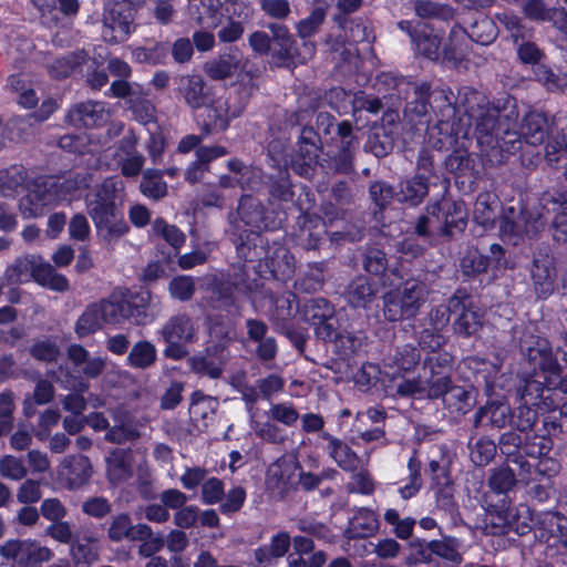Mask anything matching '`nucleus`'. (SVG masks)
<instances>
[{
  "label": "nucleus",
  "mask_w": 567,
  "mask_h": 567,
  "mask_svg": "<svg viewBox=\"0 0 567 567\" xmlns=\"http://www.w3.org/2000/svg\"><path fill=\"white\" fill-rule=\"evenodd\" d=\"M286 213L269 208L258 198L243 195L235 213L228 216L226 230L229 241L234 245L237 258L245 264H255L256 272L266 279L286 282L295 272L292 256L279 250L268 256V240L264 231H276L282 227Z\"/></svg>",
  "instance_id": "nucleus-1"
},
{
  "label": "nucleus",
  "mask_w": 567,
  "mask_h": 567,
  "mask_svg": "<svg viewBox=\"0 0 567 567\" xmlns=\"http://www.w3.org/2000/svg\"><path fill=\"white\" fill-rule=\"evenodd\" d=\"M296 207L300 215L296 219L291 233L296 246L305 250H317L328 233V226L334 221L344 220L350 216L359 199L360 189L353 179H338L331 184L328 197L321 202L320 213H309L316 197L310 187L301 184Z\"/></svg>",
  "instance_id": "nucleus-2"
},
{
  "label": "nucleus",
  "mask_w": 567,
  "mask_h": 567,
  "mask_svg": "<svg viewBox=\"0 0 567 567\" xmlns=\"http://www.w3.org/2000/svg\"><path fill=\"white\" fill-rule=\"evenodd\" d=\"M519 111L514 96L504 93L476 116L475 131L481 155L489 166L502 165L523 147Z\"/></svg>",
  "instance_id": "nucleus-3"
},
{
  "label": "nucleus",
  "mask_w": 567,
  "mask_h": 567,
  "mask_svg": "<svg viewBox=\"0 0 567 567\" xmlns=\"http://www.w3.org/2000/svg\"><path fill=\"white\" fill-rule=\"evenodd\" d=\"M150 308L151 292L143 289L127 297L102 299L85 307L75 322L74 332L83 339L97 332L103 322L117 324L128 320L136 326H145L152 321Z\"/></svg>",
  "instance_id": "nucleus-4"
},
{
  "label": "nucleus",
  "mask_w": 567,
  "mask_h": 567,
  "mask_svg": "<svg viewBox=\"0 0 567 567\" xmlns=\"http://www.w3.org/2000/svg\"><path fill=\"white\" fill-rule=\"evenodd\" d=\"M121 183L107 177L85 196L86 213L92 219L96 235L104 243L116 241L130 231L125 220L123 202L118 195Z\"/></svg>",
  "instance_id": "nucleus-5"
},
{
  "label": "nucleus",
  "mask_w": 567,
  "mask_h": 567,
  "mask_svg": "<svg viewBox=\"0 0 567 567\" xmlns=\"http://www.w3.org/2000/svg\"><path fill=\"white\" fill-rule=\"evenodd\" d=\"M254 278H250L247 266L244 262L241 267L234 269L226 277L217 280L213 285L212 306L214 309L226 311L231 317L240 316V300L249 299L252 292H257L262 288V280L252 267Z\"/></svg>",
  "instance_id": "nucleus-6"
},
{
  "label": "nucleus",
  "mask_w": 567,
  "mask_h": 567,
  "mask_svg": "<svg viewBox=\"0 0 567 567\" xmlns=\"http://www.w3.org/2000/svg\"><path fill=\"white\" fill-rule=\"evenodd\" d=\"M311 114L307 109H298L291 112L287 117V123L291 126H301L297 150L291 155V168L299 176L310 178L313 176L318 166V159L323 151L322 141L319 132L306 123L310 121Z\"/></svg>",
  "instance_id": "nucleus-7"
},
{
  "label": "nucleus",
  "mask_w": 567,
  "mask_h": 567,
  "mask_svg": "<svg viewBox=\"0 0 567 567\" xmlns=\"http://www.w3.org/2000/svg\"><path fill=\"white\" fill-rule=\"evenodd\" d=\"M268 30L254 31L248 43L251 50L259 55H268L278 68H291L296 65L299 55L297 42L287 25L269 23Z\"/></svg>",
  "instance_id": "nucleus-8"
},
{
  "label": "nucleus",
  "mask_w": 567,
  "mask_h": 567,
  "mask_svg": "<svg viewBox=\"0 0 567 567\" xmlns=\"http://www.w3.org/2000/svg\"><path fill=\"white\" fill-rule=\"evenodd\" d=\"M535 515L529 506L519 504L512 507V501H501V504H487L486 520L493 535H504L514 532L525 536L534 532Z\"/></svg>",
  "instance_id": "nucleus-9"
},
{
  "label": "nucleus",
  "mask_w": 567,
  "mask_h": 567,
  "mask_svg": "<svg viewBox=\"0 0 567 567\" xmlns=\"http://www.w3.org/2000/svg\"><path fill=\"white\" fill-rule=\"evenodd\" d=\"M440 197L426 205V212L440 223L437 235L449 240L464 233L468 213L462 199H453L450 190L440 189Z\"/></svg>",
  "instance_id": "nucleus-10"
},
{
  "label": "nucleus",
  "mask_w": 567,
  "mask_h": 567,
  "mask_svg": "<svg viewBox=\"0 0 567 567\" xmlns=\"http://www.w3.org/2000/svg\"><path fill=\"white\" fill-rule=\"evenodd\" d=\"M136 8L131 0H112L104 7L102 35L105 42L118 44L135 30Z\"/></svg>",
  "instance_id": "nucleus-11"
},
{
  "label": "nucleus",
  "mask_w": 567,
  "mask_h": 567,
  "mask_svg": "<svg viewBox=\"0 0 567 567\" xmlns=\"http://www.w3.org/2000/svg\"><path fill=\"white\" fill-rule=\"evenodd\" d=\"M424 115H414L411 120L417 124H430L437 120L462 118V114L473 116L471 109L457 104V97L449 86L432 89L429 82V95L424 99Z\"/></svg>",
  "instance_id": "nucleus-12"
},
{
  "label": "nucleus",
  "mask_w": 567,
  "mask_h": 567,
  "mask_svg": "<svg viewBox=\"0 0 567 567\" xmlns=\"http://www.w3.org/2000/svg\"><path fill=\"white\" fill-rule=\"evenodd\" d=\"M454 357L447 351H434L423 359L426 398L440 400L451 389L453 381Z\"/></svg>",
  "instance_id": "nucleus-13"
},
{
  "label": "nucleus",
  "mask_w": 567,
  "mask_h": 567,
  "mask_svg": "<svg viewBox=\"0 0 567 567\" xmlns=\"http://www.w3.org/2000/svg\"><path fill=\"white\" fill-rule=\"evenodd\" d=\"M158 334L166 347L163 354L167 359L182 360L188 355L187 344L195 338V327L186 313L172 316L161 328Z\"/></svg>",
  "instance_id": "nucleus-14"
},
{
  "label": "nucleus",
  "mask_w": 567,
  "mask_h": 567,
  "mask_svg": "<svg viewBox=\"0 0 567 567\" xmlns=\"http://www.w3.org/2000/svg\"><path fill=\"white\" fill-rule=\"evenodd\" d=\"M202 110L197 115V125L205 136L226 132L231 122L244 114L228 95L224 97L217 93Z\"/></svg>",
  "instance_id": "nucleus-15"
},
{
  "label": "nucleus",
  "mask_w": 567,
  "mask_h": 567,
  "mask_svg": "<svg viewBox=\"0 0 567 567\" xmlns=\"http://www.w3.org/2000/svg\"><path fill=\"white\" fill-rule=\"evenodd\" d=\"M379 81L400 100L406 101L413 93V100L404 109L406 115H424V97L429 95V82L417 83L412 76H403L394 72H382Z\"/></svg>",
  "instance_id": "nucleus-16"
},
{
  "label": "nucleus",
  "mask_w": 567,
  "mask_h": 567,
  "mask_svg": "<svg viewBox=\"0 0 567 567\" xmlns=\"http://www.w3.org/2000/svg\"><path fill=\"white\" fill-rule=\"evenodd\" d=\"M452 328L461 338L475 336L483 327V316L474 307L471 292L458 287L451 296Z\"/></svg>",
  "instance_id": "nucleus-17"
},
{
  "label": "nucleus",
  "mask_w": 567,
  "mask_h": 567,
  "mask_svg": "<svg viewBox=\"0 0 567 567\" xmlns=\"http://www.w3.org/2000/svg\"><path fill=\"white\" fill-rule=\"evenodd\" d=\"M300 463L296 456L281 455L267 471V488L276 501H286L296 494Z\"/></svg>",
  "instance_id": "nucleus-18"
},
{
  "label": "nucleus",
  "mask_w": 567,
  "mask_h": 567,
  "mask_svg": "<svg viewBox=\"0 0 567 567\" xmlns=\"http://www.w3.org/2000/svg\"><path fill=\"white\" fill-rule=\"evenodd\" d=\"M505 248L497 243L489 245L487 254L481 252L477 248L468 249L460 261L463 281L475 280L486 274L489 268L493 270L505 268Z\"/></svg>",
  "instance_id": "nucleus-19"
},
{
  "label": "nucleus",
  "mask_w": 567,
  "mask_h": 567,
  "mask_svg": "<svg viewBox=\"0 0 567 567\" xmlns=\"http://www.w3.org/2000/svg\"><path fill=\"white\" fill-rule=\"evenodd\" d=\"M398 27L409 35L419 55L431 61H437L442 56L443 37L431 24L423 21L401 20Z\"/></svg>",
  "instance_id": "nucleus-20"
},
{
  "label": "nucleus",
  "mask_w": 567,
  "mask_h": 567,
  "mask_svg": "<svg viewBox=\"0 0 567 567\" xmlns=\"http://www.w3.org/2000/svg\"><path fill=\"white\" fill-rule=\"evenodd\" d=\"M336 142L337 151L331 157L330 167L339 174L354 173V154L360 141L354 133L350 121L343 120L337 124L336 135L331 137Z\"/></svg>",
  "instance_id": "nucleus-21"
},
{
  "label": "nucleus",
  "mask_w": 567,
  "mask_h": 567,
  "mask_svg": "<svg viewBox=\"0 0 567 567\" xmlns=\"http://www.w3.org/2000/svg\"><path fill=\"white\" fill-rule=\"evenodd\" d=\"M529 274L537 297L547 299L555 290L557 278L556 259L549 249L534 252Z\"/></svg>",
  "instance_id": "nucleus-22"
},
{
  "label": "nucleus",
  "mask_w": 567,
  "mask_h": 567,
  "mask_svg": "<svg viewBox=\"0 0 567 567\" xmlns=\"http://www.w3.org/2000/svg\"><path fill=\"white\" fill-rule=\"evenodd\" d=\"M216 93V87L200 74H184L178 79L176 94L192 111L202 110Z\"/></svg>",
  "instance_id": "nucleus-23"
},
{
  "label": "nucleus",
  "mask_w": 567,
  "mask_h": 567,
  "mask_svg": "<svg viewBox=\"0 0 567 567\" xmlns=\"http://www.w3.org/2000/svg\"><path fill=\"white\" fill-rule=\"evenodd\" d=\"M0 555L17 567H37L50 559L51 551L29 540L9 539L0 546Z\"/></svg>",
  "instance_id": "nucleus-24"
},
{
  "label": "nucleus",
  "mask_w": 567,
  "mask_h": 567,
  "mask_svg": "<svg viewBox=\"0 0 567 567\" xmlns=\"http://www.w3.org/2000/svg\"><path fill=\"white\" fill-rule=\"evenodd\" d=\"M462 118L437 120L426 124L425 142L436 151H450L457 146L460 137H465Z\"/></svg>",
  "instance_id": "nucleus-25"
},
{
  "label": "nucleus",
  "mask_w": 567,
  "mask_h": 567,
  "mask_svg": "<svg viewBox=\"0 0 567 567\" xmlns=\"http://www.w3.org/2000/svg\"><path fill=\"white\" fill-rule=\"evenodd\" d=\"M262 71L248 61L244 62L236 73V81L228 96L243 112L246 111L250 99L259 91Z\"/></svg>",
  "instance_id": "nucleus-26"
},
{
  "label": "nucleus",
  "mask_w": 567,
  "mask_h": 567,
  "mask_svg": "<svg viewBox=\"0 0 567 567\" xmlns=\"http://www.w3.org/2000/svg\"><path fill=\"white\" fill-rule=\"evenodd\" d=\"M520 350L534 375L545 374L557 368L558 360L550 342L545 338L532 337L530 341L522 342Z\"/></svg>",
  "instance_id": "nucleus-27"
},
{
  "label": "nucleus",
  "mask_w": 567,
  "mask_h": 567,
  "mask_svg": "<svg viewBox=\"0 0 567 567\" xmlns=\"http://www.w3.org/2000/svg\"><path fill=\"white\" fill-rule=\"evenodd\" d=\"M92 465L83 454L64 458L58 470L59 482L69 491H76L86 485L92 476Z\"/></svg>",
  "instance_id": "nucleus-28"
},
{
  "label": "nucleus",
  "mask_w": 567,
  "mask_h": 567,
  "mask_svg": "<svg viewBox=\"0 0 567 567\" xmlns=\"http://www.w3.org/2000/svg\"><path fill=\"white\" fill-rule=\"evenodd\" d=\"M225 350L226 346L219 342L207 344L203 352L189 358L190 370L202 377L220 378L225 367Z\"/></svg>",
  "instance_id": "nucleus-29"
},
{
  "label": "nucleus",
  "mask_w": 567,
  "mask_h": 567,
  "mask_svg": "<svg viewBox=\"0 0 567 567\" xmlns=\"http://www.w3.org/2000/svg\"><path fill=\"white\" fill-rule=\"evenodd\" d=\"M319 437L327 442V444L322 446V450L342 471L347 473H354L361 468V457L347 442L330 434L329 432H321Z\"/></svg>",
  "instance_id": "nucleus-30"
},
{
  "label": "nucleus",
  "mask_w": 567,
  "mask_h": 567,
  "mask_svg": "<svg viewBox=\"0 0 567 567\" xmlns=\"http://www.w3.org/2000/svg\"><path fill=\"white\" fill-rule=\"evenodd\" d=\"M513 417V410L505 401L488 400L480 406L473 417L475 429H495L502 430L509 425Z\"/></svg>",
  "instance_id": "nucleus-31"
},
{
  "label": "nucleus",
  "mask_w": 567,
  "mask_h": 567,
  "mask_svg": "<svg viewBox=\"0 0 567 567\" xmlns=\"http://www.w3.org/2000/svg\"><path fill=\"white\" fill-rule=\"evenodd\" d=\"M241 62V51L237 47H227L216 58L206 61L203 71L213 81H224L238 72Z\"/></svg>",
  "instance_id": "nucleus-32"
},
{
  "label": "nucleus",
  "mask_w": 567,
  "mask_h": 567,
  "mask_svg": "<svg viewBox=\"0 0 567 567\" xmlns=\"http://www.w3.org/2000/svg\"><path fill=\"white\" fill-rule=\"evenodd\" d=\"M104 121L103 103L90 100L73 104L65 115V122L76 128L100 127Z\"/></svg>",
  "instance_id": "nucleus-33"
},
{
  "label": "nucleus",
  "mask_w": 567,
  "mask_h": 567,
  "mask_svg": "<svg viewBox=\"0 0 567 567\" xmlns=\"http://www.w3.org/2000/svg\"><path fill=\"white\" fill-rule=\"evenodd\" d=\"M106 533L112 543H121L125 539L135 542L150 535V525L144 523L134 525L128 513H117L111 517Z\"/></svg>",
  "instance_id": "nucleus-34"
},
{
  "label": "nucleus",
  "mask_w": 567,
  "mask_h": 567,
  "mask_svg": "<svg viewBox=\"0 0 567 567\" xmlns=\"http://www.w3.org/2000/svg\"><path fill=\"white\" fill-rule=\"evenodd\" d=\"M264 184L267 188L269 199L277 203H290L296 205L295 196L297 189L301 193L300 186L291 181L288 167L278 168L276 173L265 176Z\"/></svg>",
  "instance_id": "nucleus-35"
},
{
  "label": "nucleus",
  "mask_w": 567,
  "mask_h": 567,
  "mask_svg": "<svg viewBox=\"0 0 567 567\" xmlns=\"http://www.w3.org/2000/svg\"><path fill=\"white\" fill-rule=\"evenodd\" d=\"M380 527L378 515L368 507L354 509L343 530V537L348 540L363 539L373 536Z\"/></svg>",
  "instance_id": "nucleus-36"
},
{
  "label": "nucleus",
  "mask_w": 567,
  "mask_h": 567,
  "mask_svg": "<svg viewBox=\"0 0 567 567\" xmlns=\"http://www.w3.org/2000/svg\"><path fill=\"white\" fill-rule=\"evenodd\" d=\"M464 363L471 370L474 383L482 388L485 394L492 395L495 392L501 365L480 357H468Z\"/></svg>",
  "instance_id": "nucleus-37"
},
{
  "label": "nucleus",
  "mask_w": 567,
  "mask_h": 567,
  "mask_svg": "<svg viewBox=\"0 0 567 567\" xmlns=\"http://www.w3.org/2000/svg\"><path fill=\"white\" fill-rule=\"evenodd\" d=\"M499 236L504 241L518 245L524 237L534 238L536 230L530 229L527 220L523 215H517L513 207L508 208V213L501 216L498 221Z\"/></svg>",
  "instance_id": "nucleus-38"
},
{
  "label": "nucleus",
  "mask_w": 567,
  "mask_h": 567,
  "mask_svg": "<svg viewBox=\"0 0 567 567\" xmlns=\"http://www.w3.org/2000/svg\"><path fill=\"white\" fill-rule=\"evenodd\" d=\"M291 546V537L288 532L280 530L271 536L270 543L254 549V559L258 567H269L282 558Z\"/></svg>",
  "instance_id": "nucleus-39"
},
{
  "label": "nucleus",
  "mask_w": 567,
  "mask_h": 567,
  "mask_svg": "<svg viewBox=\"0 0 567 567\" xmlns=\"http://www.w3.org/2000/svg\"><path fill=\"white\" fill-rule=\"evenodd\" d=\"M430 186H432V182L429 181V176L414 174L399 183V190L395 197L400 203L409 207H416L429 195Z\"/></svg>",
  "instance_id": "nucleus-40"
},
{
  "label": "nucleus",
  "mask_w": 567,
  "mask_h": 567,
  "mask_svg": "<svg viewBox=\"0 0 567 567\" xmlns=\"http://www.w3.org/2000/svg\"><path fill=\"white\" fill-rule=\"evenodd\" d=\"M54 203L45 182L35 183L19 203V209L24 218H38L45 214L47 207Z\"/></svg>",
  "instance_id": "nucleus-41"
},
{
  "label": "nucleus",
  "mask_w": 567,
  "mask_h": 567,
  "mask_svg": "<svg viewBox=\"0 0 567 567\" xmlns=\"http://www.w3.org/2000/svg\"><path fill=\"white\" fill-rule=\"evenodd\" d=\"M363 267L372 276L379 278L380 284L383 286H395L396 284L391 279L394 276L401 279L398 268H390L386 254L383 249L378 247H368L364 254Z\"/></svg>",
  "instance_id": "nucleus-42"
},
{
  "label": "nucleus",
  "mask_w": 567,
  "mask_h": 567,
  "mask_svg": "<svg viewBox=\"0 0 567 567\" xmlns=\"http://www.w3.org/2000/svg\"><path fill=\"white\" fill-rule=\"evenodd\" d=\"M467 29L455 23L449 33L447 42L442 47V59L453 64L461 63L468 54L470 43Z\"/></svg>",
  "instance_id": "nucleus-43"
},
{
  "label": "nucleus",
  "mask_w": 567,
  "mask_h": 567,
  "mask_svg": "<svg viewBox=\"0 0 567 567\" xmlns=\"http://www.w3.org/2000/svg\"><path fill=\"white\" fill-rule=\"evenodd\" d=\"M526 144L542 145L549 136V122L545 113L537 111L527 112L519 125Z\"/></svg>",
  "instance_id": "nucleus-44"
},
{
  "label": "nucleus",
  "mask_w": 567,
  "mask_h": 567,
  "mask_svg": "<svg viewBox=\"0 0 567 567\" xmlns=\"http://www.w3.org/2000/svg\"><path fill=\"white\" fill-rule=\"evenodd\" d=\"M28 179V169L21 164L0 169V195L4 198H16L27 188Z\"/></svg>",
  "instance_id": "nucleus-45"
},
{
  "label": "nucleus",
  "mask_w": 567,
  "mask_h": 567,
  "mask_svg": "<svg viewBox=\"0 0 567 567\" xmlns=\"http://www.w3.org/2000/svg\"><path fill=\"white\" fill-rule=\"evenodd\" d=\"M378 289L365 276H358L349 284L346 299L353 308H368L375 299Z\"/></svg>",
  "instance_id": "nucleus-46"
},
{
  "label": "nucleus",
  "mask_w": 567,
  "mask_h": 567,
  "mask_svg": "<svg viewBox=\"0 0 567 567\" xmlns=\"http://www.w3.org/2000/svg\"><path fill=\"white\" fill-rule=\"evenodd\" d=\"M516 484V475L512 467L502 465L493 468L488 477V487L497 501L491 504H501V501L511 499L508 493L514 489Z\"/></svg>",
  "instance_id": "nucleus-47"
},
{
  "label": "nucleus",
  "mask_w": 567,
  "mask_h": 567,
  "mask_svg": "<svg viewBox=\"0 0 567 567\" xmlns=\"http://www.w3.org/2000/svg\"><path fill=\"white\" fill-rule=\"evenodd\" d=\"M460 546V540L451 535H445L442 539H432L429 542L430 551L433 556L443 559L446 567H458L463 563Z\"/></svg>",
  "instance_id": "nucleus-48"
},
{
  "label": "nucleus",
  "mask_w": 567,
  "mask_h": 567,
  "mask_svg": "<svg viewBox=\"0 0 567 567\" xmlns=\"http://www.w3.org/2000/svg\"><path fill=\"white\" fill-rule=\"evenodd\" d=\"M546 391L545 374L537 373V375H534L532 373L523 379V383L517 389V395L519 401L539 406L542 402L549 398L548 395L545 396Z\"/></svg>",
  "instance_id": "nucleus-49"
},
{
  "label": "nucleus",
  "mask_w": 567,
  "mask_h": 567,
  "mask_svg": "<svg viewBox=\"0 0 567 567\" xmlns=\"http://www.w3.org/2000/svg\"><path fill=\"white\" fill-rule=\"evenodd\" d=\"M433 493L435 508L450 517L453 522L461 518L460 505L455 497V482L443 484L431 489Z\"/></svg>",
  "instance_id": "nucleus-50"
},
{
  "label": "nucleus",
  "mask_w": 567,
  "mask_h": 567,
  "mask_svg": "<svg viewBox=\"0 0 567 567\" xmlns=\"http://www.w3.org/2000/svg\"><path fill=\"white\" fill-rule=\"evenodd\" d=\"M452 412L461 415L467 414L476 404V392L473 389H466L461 385H455L453 382L451 389L446 391L442 398Z\"/></svg>",
  "instance_id": "nucleus-51"
},
{
  "label": "nucleus",
  "mask_w": 567,
  "mask_h": 567,
  "mask_svg": "<svg viewBox=\"0 0 567 567\" xmlns=\"http://www.w3.org/2000/svg\"><path fill=\"white\" fill-rule=\"evenodd\" d=\"M444 165L446 171L455 177L456 182L462 177H474L475 162L464 147L455 146L452 148V153L446 156Z\"/></svg>",
  "instance_id": "nucleus-52"
},
{
  "label": "nucleus",
  "mask_w": 567,
  "mask_h": 567,
  "mask_svg": "<svg viewBox=\"0 0 567 567\" xmlns=\"http://www.w3.org/2000/svg\"><path fill=\"white\" fill-rule=\"evenodd\" d=\"M429 176L433 187H440L444 193H447L451 187V181L443 174H437L434 165V155L429 147H422L416 158V173Z\"/></svg>",
  "instance_id": "nucleus-53"
},
{
  "label": "nucleus",
  "mask_w": 567,
  "mask_h": 567,
  "mask_svg": "<svg viewBox=\"0 0 567 567\" xmlns=\"http://www.w3.org/2000/svg\"><path fill=\"white\" fill-rule=\"evenodd\" d=\"M424 475L429 480L430 489L454 482L451 461L443 453L437 457L427 458L424 467Z\"/></svg>",
  "instance_id": "nucleus-54"
},
{
  "label": "nucleus",
  "mask_w": 567,
  "mask_h": 567,
  "mask_svg": "<svg viewBox=\"0 0 567 567\" xmlns=\"http://www.w3.org/2000/svg\"><path fill=\"white\" fill-rule=\"evenodd\" d=\"M563 515L553 511L536 513L534 533L539 542L548 543L551 538H556L557 532L561 530L559 522H561Z\"/></svg>",
  "instance_id": "nucleus-55"
},
{
  "label": "nucleus",
  "mask_w": 567,
  "mask_h": 567,
  "mask_svg": "<svg viewBox=\"0 0 567 567\" xmlns=\"http://www.w3.org/2000/svg\"><path fill=\"white\" fill-rule=\"evenodd\" d=\"M415 14L421 19H436L444 22L454 20L456 10L447 3L433 0H412Z\"/></svg>",
  "instance_id": "nucleus-56"
},
{
  "label": "nucleus",
  "mask_w": 567,
  "mask_h": 567,
  "mask_svg": "<svg viewBox=\"0 0 567 567\" xmlns=\"http://www.w3.org/2000/svg\"><path fill=\"white\" fill-rule=\"evenodd\" d=\"M468 38L472 42L481 45L493 43L498 35V27L488 16H478L467 29Z\"/></svg>",
  "instance_id": "nucleus-57"
},
{
  "label": "nucleus",
  "mask_w": 567,
  "mask_h": 567,
  "mask_svg": "<svg viewBox=\"0 0 567 567\" xmlns=\"http://www.w3.org/2000/svg\"><path fill=\"white\" fill-rule=\"evenodd\" d=\"M427 290L423 281L411 278L403 281L402 289H400V298L408 307H412L410 312L415 317L423 303L426 301Z\"/></svg>",
  "instance_id": "nucleus-58"
},
{
  "label": "nucleus",
  "mask_w": 567,
  "mask_h": 567,
  "mask_svg": "<svg viewBox=\"0 0 567 567\" xmlns=\"http://www.w3.org/2000/svg\"><path fill=\"white\" fill-rule=\"evenodd\" d=\"M157 359V350L148 340L137 341L128 352L126 365L133 369L146 370L152 367Z\"/></svg>",
  "instance_id": "nucleus-59"
},
{
  "label": "nucleus",
  "mask_w": 567,
  "mask_h": 567,
  "mask_svg": "<svg viewBox=\"0 0 567 567\" xmlns=\"http://www.w3.org/2000/svg\"><path fill=\"white\" fill-rule=\"evenodd\" d=\"M383 317L389 322H398L403 320L413 319V315L410 312L412 307L405 306L403 300L400 298V289L390 290L383 295Z\"/></svg>",
  "instance_id": "nucleus-60"
},
{
  "label": "nucleus",
  "mask_w": 567,
  "mask_h": 567,
  "mask_svg": "<svg viewBox=\"0 0 567 567\" xmlns=\"http://www.w3.org/2000/svg\"><path fill=\"white\" fill-rule=\"evenodd\" d=\"M85 62L83 52H70L63 56L56 58L48 68L50 76L54 80L69 78Z\"/></svg>",
  "instance_id": "nucleus-61"
},
{
  "label": "nucleus",
  "mask_w": 567,
  "mask_h": 567,
  "mask_svg": "<svg viewBox=\"0 0 567 567\" xmlns=\"http://www.w3.org/2000/svg\"><path fill=\"white\" fill-rule=\"evenodd\" d=\"M54 202L72 198L81 187L80 174L68 177H54L44 181Z\"/></svg>",
  "instance_id": "nucleus-62"
},
{
  "label": "nucleus",
  "mask_w": 567,
  "mask_h": 567,
  "mask_svg": "<svg viewBox=\"0 0 567 567\" xmlns=\"http://www.w3.org/2000/svg\"><path fill=\"white\" fill-rule=\"evenodd\" d=\"M141 193L151 199L158 200L167 195V184L161 169L147 168L144 171L141 183Z\"/></svg>",
  "instance_id": "nucleus-63"
},
{
  "label": "nucleus",
  "mask_w": 567,
  "mask_h": 567,
  "mask_svg": "<svg viewBox=\"0 0 567 567\" xmlns=\"http://www.w3.org/2000/svg\"><path fill=\"white\" fill-rule=\"evenodd\" d=\"M333 305L326 298H311L302 305V317L310 326H317L334 312Z\"/></svg>",
  "instance_id": "nucleus-64"
}]
</instances>
